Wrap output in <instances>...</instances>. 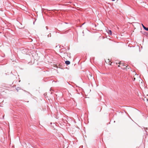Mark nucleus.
<instances>
[{
  "label": "nucleus",
  "mask_w": 148,
  "mask_h": 148,
  "mask_svg": "<svg viewBox=\"0 0 148 148\" xmlns=\"http://www.w3.org/2000/svg\"><path fill=\"white\" fill-rule=\"evenodd\" d=\"M61 55L62 57H63L65 59L67 58V57L65 55V53L62 54H61Z\"/></svg>",
  "instance_id": "f257e3e1"
},
{
  "label": "nucleus",
  "mask_w": 148,
  "mask_h": 148,
  "mask_svg": "<svg viewBox=\"0 0 148 148\" xmlns=\"http://www.w3.org/2000/svg\"><path fill=\"white\" fill-rule=\"evenodd\" d=\"M107 32L109 35H111L112 34V31L111 30H108Z\"/></svg>",
  "instance_id": "f03ea898"
},
{
  "label": "nucleus",
  "mask_w": 148,
  "mask_h": 148,
  "mask_svg": "<svg viewBox=\"0 0 148 148\" xmlns=\"http://www.w3.org/2000/svg\"><path fill=\"white\" fill-rule=\"evenodd\" d=\"M65 63L67 65H69L70 64V62L69 61H65Z\"/></svg>",
  "instance_id": "7ed1b4c3"
},
{
  "label": "nucleus",
  "mask_w": 148,
  "mask_h": 148,
  "mask_svg": "<svg viewBox=\"0 0 148 148\" xmlns=\"http://www.w3.org/2000/svg\"><path fill=\"white\" fill-rule=\"evenodd\" d=\"M144 29L145 30H146V31H148V28L145 27Z\"/></svg>",
  "instance_id": "20e7f679"
},
{
  "label": "nucleus",
  "mask_w": 148,
  "mask_h": 148,
  "mask_svg": "<svg viewBox=\"0 0 148 148\" xmlns=\"http://www.w3.org/2000/svg\"><path fill=\"white\" fill-rule=\"evenodd\" d=\"M51 34H50V33L49 34H48V35H47V37H50L51 36Z\"/></svg>",
  "instance_id": "39448f33"
},
{
  "label": "nucleus",
  "mask_w": 148,
  "mask_h": 148,
  "mask_svg": "<svg viewBox=\"0 0 148 148\" xmlns=\"http://www.w3.org/2000/svg\"><path fill=\"white\" fill-rule=\"evenodd\" d=\"M142 25L143 27V28L144 29L145 27H145L143 24H142Z\"/></svg>",
  "instance_id": "423d86ee"
},
{
  "label": "nucleus",
  "mask_w": 148,
  "mask_h": 148,
  "mask_svg": "<svg viewBox=\"0 0 148 148\" xmlns=\"http://www.w3.org/2000/svg\"><path fill=\"white\" fill-rule=\"evenodd\" d=\"M66 55H67V56H68V55H69V54H68V53H66Z\"/></svg>",
  "instance_id": "0eeeda50"
},
{
  "label": "nucleus",
  "mask_w": 148,
  "mask_h": 148,
  "mask_svg": "<svg viewBox=\"0 0 148 148\" xmlns=\"http://www.w3.org/2000/svg\"><path fill=\"white\" fill-rule=\"evenodd\" d=\"M46 27V28L47 29V30L48 29V27Z\"/></svg>",
  "instance_id": "6e6552de"
},
{
  "label": "nucleus",
  "mask_w": 148,
  "mask_h": 148,
  "mask_svg": "<svg viewBox=\"0 0 148 148\" xmlns=\"http://www.w3.org/2000/svg\"><path fill=\"white\" fill-rule=\"evenodd\" d=\"M119 64H121V62H120L119 63Z\"/></svg>",
  "instance_id": "1a4fd4ad"
},
{
  "label": "nucleus",
  "mask_w": 148,
  "mask_h": 148,
  "mask_svg": "<svg viewBox=\"0 0 148 148\" xmlns=\"http://www.w3.org/2000/svg\"><path fill=\"white\" fill-rule=\"evenodd\" d=\"M112 0V1H114L115 0Z\"/></svg>",
  "instance_id": "9d476101"
}]
</instances>
